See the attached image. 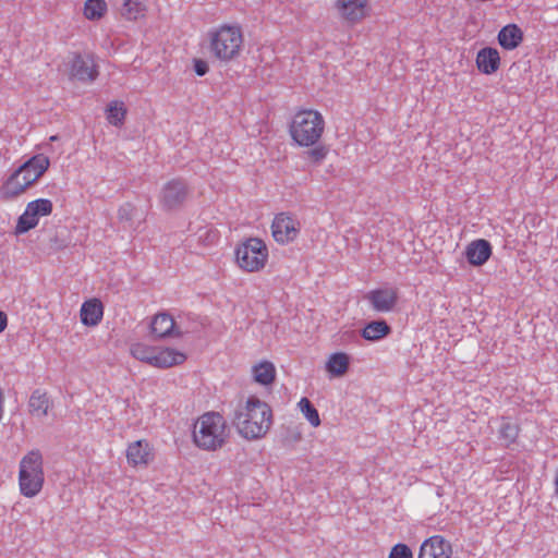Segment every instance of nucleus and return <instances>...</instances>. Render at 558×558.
<instances>
[{"mask_svg": "<svg viewBox=\"0 0 558 558\" xmlns=\"http://www.w3.org/2000/svg\"><path fill=\"white\" fill-rule=\"evenodd\" d=\"M148 11L147 0H122L120 15L130 22L142 20Z\"/></svg>", "mask_w": 558, "mask_h": 558, "instance_id": "23", "label": "nucleus"}, {"mask_svg": "<svg viewBox=\"0 0 558 558\" xmlns=\"http://www.w3.org/2000/svg\"><path fill=\"white\" fill-rule=\"evenodd\" d=\"M186 360L187 354L184 350L170 345H156L151 367L168 369L184 364Z\"/></svg>", "mask_w": 558, "mask_h": 558, "instance_id": "15", "label": "nucleus"}, {"mask_svg": "<svg viewBox=\"0 0 558 558\" xmlns=\"http://www.w3.org/2000/svg\"><path fill=\"white\" fill-rule=\"evenodd\" d=\"M132 211V207L131 205H126L124 207H121L120 210H119V216L120 218H130L129 214Z\"/></svg>", "mask_w": 558, "mask_h": 558, "instance_id": "37", "label": "nucleus"}, {"mask_svg": "<svg viewBox=\"0 0 558 558\" xmlns=\"http://www.w3.org/2000/svg\"><path fill=\"white\" fill-rule=\"evenodd\" d=\"M104 317V304L97 298H90L83 302L80 308L81 323L86 327H96Z\"/></svg>", "mask_w": 558, "mask_h": 558, "instance_id": "19", "label": "nucleus"}, {"mask_svg": "<svg viewBox=\"0 0 558 558\" xmlns=\"http://www.w3.org/2000/svg\"><path fill=\"white\" fill-rule=\"evenodd\" d=\"M388 558H414V555L409 545L397 543L390 548Z\"/></svg>", "mask_w": 558, "mask_h": 558, "instance_id": "33", "label": "nucleus"}, {"mask_svg": "<svg viewBox=\"0 0 558 558\" xmlns=\"http://www.w3.org/2000/svg\"><path fill=\"white\" fill-rule=\"evenodd\" d=\"M523 31L514 23H510L501 27L497 34V41L505 50H514L523 41Z\"/></svg>", "mask_w": 558, "mask_h": 558, "instance_id": "22", "label": "nucleus"}, {"mask_svg": "<svg viewBox=\"0 0 558 558\" xmlns=\"http://www.w3.org/2000/svg\"><path fill=\"white\" fill-rule=\"evenodd\" d=\"M308 150L305 154L306 160L313 166H320L329 156L330 147L327 144H314L307 147Z\"/></svg>", "mask_w": 558, "mask_h": 558, "instance_id": "30", "label": "nucleus"}, {"mask_svg": "<svg viewBox=\"0 0 558 558\" xmlns=\"http://www.w3.org/2000/svg\"><path fill=\"white\" fill-rule=\"evenodd\" d=\"M108 12L106 0H85L82 9L83 16L90 22H99Z\"/></svg>", "mask_w": 558, "mask_h": 558, "instance_id": "25", "label": "nucleus"}, {"mask_svg": "<svg viewBox=\"0 0 558 558\" xmlns=\"http://www.w3.org/2000/svg\"><path fill=\"white\" fill-rule=\"evenodd\" d=\"M288 134L298 147H310L319 144L326 133V120L323 113L314 108H298L288 122Z\"/></svg>", "mask_w": 558, "mask_h": 558, "instance_id": "3", "label": "nucleus"}, {"mask_svg": "<svg viewBox=\"0 0 558 558\" xmlns=\"http://www.w3.org/2000/svg\"><path fill=\"white\" fill-rule=\"evenodd\" d=\"M270 252L266 241L258 236H247L236 243L233 263L244 274H260L269 265Z\"/></svg>", "mask_w": 558, "mask_h": 558, "instance_id": "6", "label": "nucleus"}, {"mask_svg": "<svg viewBox=\"0 0 558 558\" xmlns=\"http://www.w3.org/2000/svg\"><path fill=\"white\" fill-rule=\"evenodd\" d=\"M49 140H50L51 142L57 141V140H58V136H57V135H52V136H50V138H49Z\"/></svg>", "mask_w": 558, "mask_h": 558, "instance_id": "38", "label": "nucleus"}, {"mask_svg": "<svg viewBox=\"0 0 558 558\" xmlns=\"http://www.w3.org/2000/svg\"><path fill=\"white\" fill-rule=\"evenodd\" d=\"M193 69L196 75L204 76L209 71L208 62L201 58L193 59Z\"/></svg>", "mask_w": 558, "mask_h": 558, "instance_id": "35", "label": "nucleus"}, {"mask_svg": "<svg viewBox=\"0 0 558 558\" xmlns=\"http://www.w3.org/2000/svg\"><path fill=\"white\" fill-rule=\"evenodd\" d=\"M493 246L489 241L485 239H476L471 241L464 251L468 263L473 267H481L485 265L492 257Z\"/></svg>", "mask_w": 558, "mask_h": 558, "instance_id": "17", "label": "nucleus"}, {"mask_svg": "<svg viewBox=\"0 0 558 558\" xmlns=\"http://www.w3.org/2000/svg\"><path fill=\"white\" fill-rule=\"evenodd\" d=\"M8 326V316L4 312L0 311V333L7 328Z\"/></svg>", "mask_w": 558, "mask_h": 558, "instance_id": "36", "label": "nucleus"}, {"mask_svg": "<svg viewBox=\"0 0 558 558\" xmlns=\"http://www.w3.org/2000/svg\"><path fill=\"white\" fill-rule=\"evenodd\" d=\"M50 407L49 398L45 391L35 390L28 401L29 413L36 417H44L48 414Z\"/></svg>", "mask_w": 558, "mask_h": 558, "instance_id": "26", "label": "nucleus"}, {"mask_svg": "<svg viewBox=\"0 0 558 558\" xmlns=\"http://www.w3.org/2000/svg\"><path fill=\"white\" fill-rule=\"evenodd\" d=\"M251 376L255 384L267 388L275 383L277 369L272 362L260 360L252 365Z\"/></svg>", "mask_w": 558, "mask_h": 558, "instance_id": "21", "label": "nucleus"}, {"mask_svg": "<svg viewBox=\"0 0 558 558\" xmlns=\"http://www.w3.org/2000/svg\"><path fill=\"white\" fill-rule=\"evenodd\" d=\"M520 426L509 421H504L500 425L498 435L505 447L513 445L519 436Z\"/></svg>", "mask_w": 558, "mask_h": 558, "instance_id": "31", "label": "nucleus"}, {"mask_svg": "<svg viewBox=\"0 0 558 558\" xmlns=\"http://www.w3.org/2000/svg\"><path fill=\"white\" fill-rule=\"evenodd\" d=\"M155 349L156 345H150L144 342H135L131 344L130 353L134 359L151 366Z\"/></svg>", "mask_w": 558, "mask_h": 558, "instance_id": "29", "label": "nucleus"}, {"mask_svg": "<svg viewBox=\"0 0 558 558\" xmlns=\"http://www.w3.org/2000/svg\"><path fill=\"white\" fill-rule=\"evenodd\" d=\"M350 365V356L344 352H336L329 355L325 368L330 377H342Z\"/></svg>", "mask_w": 558, "mask_h": 558, "instance_id": "24", "label": "nucleus"}, {"mask_svg": "<svg viewBox=\"0 0 558 558\" xmlns=\"http://www.w3.org/2000/svg\"><path fill=\"white\" fill-rule=\"evenodd\" d=\"M391 328L385 320H373L362 329L361 336L367 341H378L387 337Z\"/></svg>", "mask_w": 558, "mask_h": 558, "instance_id": "27", "label": "nucleus"}, {"mask_svg": "<svg viewBox=\"0 0 558 558\" xmlns=\"http://www.w3.org/2000/svg\"><path fill=\"white\" fill-rule=\"evenodd\" d=\"M270 232L277 244L288 245L295 242L300 236L301 222L291 213L281 211L274 216L270 223Z\"/></svg>", "mask_w": 558, "mask_h": 558, "instance_id": "8", "label": "nucleus"}, {"mask_svg": "<svg viewBox=\"0 0 558 558\" xmlns=\"http://www.w3.org/2000/svg\"><path fill=\"white\" fill-rule=\"evenodd\" d=\"M332 11L345 25L354 26L371 14L369 0H335Z\"/></svg>", "mask_w": 558, "mask_h": 558, "instance_id": "9", "label": "nucleus"}, {"mask_svg": "<svg viewBox=\"0 0 558 558\" xmlns=\"http://www.w3.org/2000/svg\"><path fill=\"white\" fill-rule=\"evenodd\" d=\"M50 159L44 154H37L23 162L1 184L0 198L15 199L33 186L49 169Z\"/></svg>", "mask_w": 558, "mask_h": 558, "instance_id": "2", "label": "nucleus"}, {"mask_svg": "<svg viewBox=\"0 0 558 558\" xmlns=\"http://www.w3.org/2000/svg\"><path fill=\"white\" fill-rule=\"evenodd\" d=\"M70 74L80 81H95L98 76V69L94 57L73 54L70 63Z\"/></svg>", "mask_w": 558, "mask_h": 558, "instance_id": "16", "label": "nucleus"}, {"mask_svg": "<svg viewBox=\"0 0 558 558\" xmlns=\"http://www.w3.org/2000/svg\"><path fill=\"white\" fill-rule=\"evenodd\" d=\"M229 435L226 418L214 411L199 415L192 426V441L202 451L220 450L228 442Z\"/></svg>", "mask_w": 558, "mask_h": 558, "instance_id": "5", "label": "nucleus"}, {"mask_svg": "<svg viewBox=\"0 0 558 558\" xmlns=\"http://www.w3.org/2000/svg\"><path fill=\"white\" fill-rule=\"evenodd\" d=\"M154 445L146 438L132 440L126 444L125 459L132 469H146L155 460Z\"/></svg>", "mask_w": 558, "mask_h": 558, "instance_id": "12", "label": "nucleus"}, {"mask_svg": "<svg viewBox=\"0 0 558 558\" xmlns=\"http://www.w3.org/2000/svg\"><path fill=\"white\" fill-rule=\"evenodd\" d=\"M364 299L377 313H389L398 303V291L395 288H377L368 291Z\"/></svg>", "mask_w": 558, "mask_h": 558, "instance_id": "14", "label": "nucleus"}, {"mask_svg": "<svg viewBox=\"0 0 558 558\" xmlns=\"http://www.w3.org/2000/svg\"><path fill=\"white\" fill-rule=\"evenodd\" d=\"M199 241L206 246L216 245L220 240V232L217 229L208 228L201 231Z\"/></svg>", "mask_w": 558, "mask_h": 558, "instance_id": "34", "label": "nucleus"}, {"mask_svg": "<svg viewBox=\"0 0 558 558\" xmlns=\"http://www.w3.org/2000/svg\"><path fill=\"white\" fill-rule=\"evenodd\" d=\"M19 489L26 498L40 494L45 484L44 459L38 449H33L22 457L19 465Z\"/></svg>", "mask_w": 558, "mask_h": 558, "instance_id": "7", "label": "nucleus"}, {"mask_svg": "<svg viewBox=\"0 0 558 558\" xmlns=\"http://www.w3.org/2000/svg\"><path fill=\"white\" fill-rule=\"evenodd\" d=\"M272 424L270 407L258 397L251 395L238 404L234 413V426L246 440L264 438Z\"/></svg>", "mask_w": 558, "mask_h": 558, "instance_id": "1", "label": "nucleus"}, {"mask_svg": "<svg viewBox=\"0 0 558 558\" xmlns=\"http://www.w3.org/2000/svg\"><path fill=\"white\" fill-rule=\"evenodd\" d=\"M126 117V107L121 100L111 101L106 109L107 121L114 126H121Z\"/></svg>", "mask_w": 558, "mask_h": 558, "instance_id": "28", "label": "nucleus"}, {"mask_svg": "<svg viewBox=\"0 0 558 558\" xmlns=\"http://www.w3.org/2000/svg\"><path fill=\"white\" fill-rule=\"evenodd\" d=\"M213 58L222 63L238 60L244 50V33L239 23H221L207 32Z\"/></svg>", "mask_w": 558, "mask_h": 558, "instance_id": "4", "label": "nucleus"}, {"mask_svg": "<svg viewBox=\"0 0 558 558\" xmlns=\"http://www.w3.org/2000/svg\"><path fill=\"white\" fill-rule=\"evenodd\" d=\"M298 409L303 414V416L307 420V422L313 427H318L320 425V417L317 409L313 405V403L306 398L303 397L298 402Z\"/></svg>", "mask_w": 558, "mask_h": 558, "instance_id": "32", "label": "nucleus"}, {"mask_svg": "<svg viewBox=\"0 0 558 558\" xmlns=\"http://www.w3.org/2000/svg\"><path fill=\"white\" fill-rule=\"evenodd\" d=\"M150 332L156 338L180 336L174 318L165 312L156 314L150 322Z\"/></svg>", "mask_w": 558, "mask_h": 558, "instance_id": "20", "label": "nucleus"}, {"mask_svg": "<svg viewBox=\"0 0 558 558\" xmlns=\"http://www.w3.org/2000/svg\"><path fill=\"white\" fill-rule=\"evenodd\" d=\"M190 189L182 179H171L163 183L160 189L158 201L166 211L180 209L189 199Z\"/></svg>", "mask_w": 558, "mask_h": 558, "instance_id": "10", "label": "nucleus"}, {"mask_svg": "<svg viewBox=\"0 0 558 558\" xmlns=\"http://www.w3.org/2000/svg\"><path fill=\"white\" fill-rule=\"evenodd\" d=\"M52 210L53 204L48 198H37L29 202L24 213L19 217L15 232L22 234L34 229L38 225L39 219L51 215Z\"/></svg>", "mask_w": 558, "mask_h": 558, "instance_id": "11", "label": "nucleus"}, {"mask_svg": "<svg viewBox=\"0 0 558 558\" xmlns=\"http://www.w3.org/2000/svg\"><path fill=\"white\" fill-rule=\"evenodd\" d=\"M453 546L444 535L434 534L425 538L418 548L417 558H452Z\"/></svg>", "mask_w": 558, "mask_h": 558, "instance_id": "13", "label": "nucleus"}, {"mask_svg": "<svg viewBox=\"0 0 558 558\" xmlns=\"http://www.w3.org/2000/svg\"><path fill=\"white\" fill-rule=\"evenodd\" d=\"M475 65L477 71L484 75L496 74L501 66L499 51L494 47L480 49L475 57Z\"/></svg>", "mask_w": 558, "mask_h": 558, "instance_id": "18", "label": "nucleus"}]
</instances>
